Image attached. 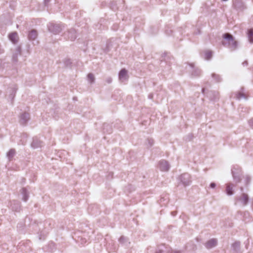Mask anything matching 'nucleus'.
Wrapping results in <instances>:
<instances>
[{
    "mask_svg": "<svg viewBox=\"0 0 253 253\" xmlns=\"http://www.w3.org/2000/svg\"><path fill=\"white\" fill-rule=\"evenodd\" d=\"M223 40L222 44L223 46L229 48L231 51L236 50L238 47V42L233 36L229 33H225L222 36Z\"/></svg>",
    "mask_w": 253,
    "mask_h": 253,
    "instance_id": "nucleus-1",
    "label": "nucleus"
},
{
    "mask_svg": "<svg viewBox=\"0 0 253 253\" xmlns=\"http://www.w3.org/2000/svg\"><path fill=\"white\" fill-rule=\"evenodd\" d=\"M240 190L241 192H242V193L240 196L236 197V202L235 204L236 205L237 202H239L242 206H245L248 204L249 201V196L247 194L243 192V187H240Z\"/></svg>",
    "mask_w": 253,
    "mask_h": 253,
    "instance_id": "nucleus-2",
    "label": "nucleus"
},
{
    "mask_svg": "<svg viewBox=\"0 0 253 253\" xmlns=\"http://www.w3.org/2000/svg\"><path fill=\"white\" fill-rule=\"evenodd\" d=\"M181 253L180 251H174L172 252V249L170 247H166L165 245L159 246L158 249L156 251V253Z\"/></svg>",
    "mask_w": 253,
    "mask_h": 253,
    "instance_id": "nucleus-3",
    "label": "nucleus"
},
{
    "mask_svg": "<svg viewBox=\"0 0 253 253\" xmlns=\"http://www.w3.org/2000/svg\"><path fill=\"white\" fill-rule=\"evenodd\" d=\"M202 91L211 100L214 101L218 98V93L216 91L210 90L206 92V89L205 88H203Z\"/></svg>",
    "mask_w": 253,
    "mask_h": 253,
    "instance_id": "nucleus-4",
    "label": "nucleus"
},
{
    "mask_svg": "<svg viewBox=\"0 0 253 253\" xmlns=\"http://www.w3.org/2000/svg\"><path fill=\"white\" fill-rule=\"evenodd\" d=\"M48 30L54 34H59L62 31V27L59 24L50 23L47 25Z\"/></svg>",
    "mask_w": 253,
    "mask_h": 253,
    "instance_id": "nucleus-5",
    "label": "nucleus"
},
{
    "mask_svg": "<svg viewBox=\"0 0 253 253\" xmlns=\"http://www.w3.org/2000/svg\"><path fill=\"white\" fill-rule=\"evenodd\" d=\"M179 180L184 186L189 185L192 182L191 176L187 173L181 174L179 177Z\"/></svg>",
    "mask_w": 253,
    "mask_h": 253,
    "instance_id": "nucleus-6",
    "label": "nucleus"
},
{
    "mask_svg": "<svg viewBox=\"0 0 253 253\" xmlns=\"http://www.w3.org/2000/svg\"><path fill=\"white\" fill-rule=\"evenodd\" d=\"M232 174L234 181L239 183L241 180V170L236 169L235 167L232 169Z\"/></svg>",
    "mask_w": 253,
    "mask_h": 253,
    "instance_id": "nucleus-7",
    "label": "nucleus"
},
{
    "mask_svg": "<svg viewBox=\"0 0 253 253\" xmlns=\"http://www.w3.org/2000/svg\"><path fill=\"white\" fill-rule=\"evenodd\" d=\"M234 97L237 100H241V99H247V96L245 91L244 88H241V90L234 93Z\"/></svg>",
    "mask_w": 253,
    "mask_h": 253,
    "instance_id": "nucleus-8",
    "label": "nucleus"
},
{
    "mask_svg": "<svg viewBox=\"0 0 253 253\" xmlns=\"http://www.w3.org/2000/svg\"><path fill=\"white\" fill-rule=\"evenodd\" d=\"M169 168L170 166L167 161L163 160L160 161L159 168L161 171H167L169 170Z\"/></svg>",
    "mask_w": 253,
    "mask_h": 253,
    "instance_id": "nucleus-9",
    "label": "nucleus"
},
{
    "mask_svg": "<svg viewBox=\"0 0 253 253\" xmlns=\"http://www.w3.org/2000/svg\"><path fill=\"white\" fill-rule=\"evenodd\" d=\"M119 80L122 82H125L128 80V76L127 75V71L125 69H122L119 74Z\"/></svg>",
    "mask_w": 253,
    "mask_h": 253,
    "instance_id": "nucleus-10",
    "label": "nucleus"
},
{
    "mask_svg": "<svg viewBox=\"0 0 253 253\" xmlns=\"http://www.w3.org/2000/svg\"><path fill=\"white\" fill-rule=\"evenodd\" d=\"M189 67L191 68V74L193 77H199L201 75V71L198 68L194 67L193 64H189Z\"/></svg>",
    "mask_w": 253,
    "mask_h": 253,
    "instance_id": "nucleus-11",
    "label": "nucleus"
},
{
    "mask_svg": "<svg viewBox=\"0 0 253 253\" xmlns=\"http://www.w3.org/2000/svg\"><path fill=\"white\" fill-rule=\"evenodd\" d=\"M217 240L216 239H211L208 241H207L205 246L207 249H211L217 245Z\"/></svg>",
    "mask_w": 253,
    "mask_h": 253,
    "instance_id": "nucleus-12",
    "label": "nucleus"
},
{
    "mask_svg": "<svg viewBox=\"0 0 253 253\" xmlns=\"http://www.w3.org/2000/svg\"><path fill=\"white\" fill-rule=\"evenodd\" d=\"M30 119L29 114L27 113H23L20 116V122L21 124L25 125Z\"/></svg>",
    "mask_w": 253,
    "mask_h": 253,
    "instance_id": "nucleus-13",
    "label": "nucleus"
},
{
    "mask_svg": "<svg viewBox=\"0 0 253 253\" xmlns=\"http://www.w3.org/2000/svg\"><path fill=\"white\" fill-rule=\"evenodd\" d=\"M226 193L229 195L231 196L234 194L233 188L234 187V185L232 183H229L226 184Z\"/></svg>",
    "mask_w": 253,
    "mask_h": 253,
    "instance_id": "nucleus-14",
    "label": "nucleus"
},
{
    "mask_svg": "<svg viewBox=\"0 0 253 253\" xmlns=\"http://www.w3.org/2000/svg\"><path fill=\"white\" fill-rule=\"evenodd\" d=\"M21 53V48L20 46H17L15 48V52L13 54L12 60L14 62L18 61V56L20 55Z\"/></svg>",
    "mask_w": 253,
    "mask_h": 253,
    "instance_id": "nucleus-15",
    "label": "nucleus"
},
{
    "mask_svg": "<svg viewBox=\"0 0 253 253\" xmlns=\"http://www.w3.org/2000/svg\"><path fill=\"white\" fill-rule=\"evenodd\" d=\"M66 34L71 41H74L77 38L76 32L74 29H70Z\"/></svg>",
    "mask_w": 253,
    "mask_h": 253,
    "instance_id": "nucleus-16",
    "label": "nucleus"
},
{
    "mask_svg": "<svg viewBox=\"0 0 253 253\" xmlns=\"http://www.w3.org/2000/svg\"><path fill=\"white\" fill-rule=\"evenodd\" d=\"M9 39L14 44H16L18 40V36L17 33L14 32L8 36Z\"/></svg>",
    "mask_w": 253,
    "mask_h": 253,
    "instance_id": "nucleus-17",
    "label": "nucleus"
},
{
    "mask_svg": "<svg viewBox=\"0 0 253 253\" xmlns=\"http://www.w3.org/2000/svg\"><path fill=\"white\" fill-rule=\"evenodd\" d=\"M41 143L42 142L37 137H34L31 146L34 148H37L42 146Z\"/></svg>",
    "mask_w": 253,
    "mask_h": 253,
    "instance_id": "nucleus-18",
    "label": "nucleus"
},
{
    "mask_svg": "<svg viewBox=\"0 0 253 253\" xmlns=\"http://www.w3.org/2000/svg\"><path fill=\"white\" fill-rule=\"evenodd\" d=\"M38 36L37 32L35 30H32L29 32L28 34V39L30 41L35 40Z\"/></svg>",
    "mask_w": 253,
    "mask_h": 253,
    "instance_id": "nucleus-19",
    "label": "nucleus"
},
{
    "mask_svg": "<svg viewBox=\"0 0 253 253\" xmlns=\"http://www.w3.org/2000/svg\"><path fill=\"white\" fill-rule=\"evenodd\" d=\"M11 206L13 210L16 211H19L21 206L19 202L13 201Z\"/></svg>",
    "mask_w": 253,
    "mask_h": 253,
    "instance_id": "nucleus-20",
    "label": "nucleus"
},
{
    "mask_svg": "<svg viewBox=\"0 0 253 253\" xmlns=\"http://www.w3.org/2000/svg\"><path fill=\"white\" fill-rule=\"evenodd\" d=\"M233 5L237 9H242L244 8L243 3L238 0H234L233 1Z\"/></svg>",
    "mask_w": 253,
    "mask_h": 253,
    "instance_id": "nucleus-21",
    "label": "nucleus"
},
{
    "mask_svg": "<svg viewBox=\"0 0 253 253\" xmlns=\"http://www.w3.org/2000/svg\"><path fill=\"white\" fill-rule=\"evenodd\" d=\"M21 194L23 195V200L24 202H26L29 198V194L25 188H23L22 189Z\"/></svg>",
    "mask_w": 253,
    "mask_h": 253,
    "instance_id": "nucleus-22",
    "label": "nucleus"
},
{
    "mask_svg": "<svg viewBox=\"0 0 253 253\" xmlns=\"http://www.w3.org/2000/svg\"><path fill=\"white\" fill-rule=\"evenodd\" d=\"M248 37L249 42L251 43H253V29H251L248 31Z\"/></svg>",
    "mask_w": 253,
    "mask_h": 253,
    "instance_id": "nucleus-23",
    "label": "nucleus"
},
{
    "mask_svg": "<svg viewBox=\"0 0 253 253\" xmlns=\"http://www.w3.org/2000/svg\"><path fill=\"white\" fill-rule=\"evenodd\" d=\"M212 56V52L211 51L207 50L205 52L204 58L206 60H210Z\"/></svg>",
    "mask_w": 253,
    "mask_h": 253,
    "instance_id": "nucleus-24",
    "label": "nucleus"
},
{
    "mask_svg": "<svg viewBox=\"0 0 253 253\" xmlns=\"http://www.w3.org/2000/svg\"><path fill=\"white\" fill-rule=\"evenodd\" d=\"M240 243L239 242H235L232 245V248L235 252H238L239 250Z\"/></svg>",
    "mask_w": 253,
    "mask_h": 253,
    "instance_id": "nucleus-25",
    "label": "nucleus"
},
{
    "mask_svg": "<svg viewBox=\"0 0 253 253\" xmlns=\"http://www.w3.org/2000/svg\"><path fill=\"white\" fill-rule=\"evenodd\" d=\"M15 154V150L13 149H10L7 153V157L8 159L10 161L13 158Z\"/></svg>",
    "mask_w": 253,
    "mask_h": 253,
    "instance_id": "nucleus-26",
    "label": "nucleus"
},
{
    "mask_svg": "<svg viewBox=\"0 0 253 253\" xmlns=\"http://www.w3.org/2000/svg\"><path fill=\"white\" fill-rule=\"evenodd\" d=\"M211 77L214 80L215 82L216 83H218L221 81V78L220 76V75L218 74L212 73L211 75Z\"/></svg>",
    "mask_w": 253,
    "mask_h": 253,
    "instance_id": "nucleus-27",
    "label": "nucleus"
},
{
    "mask_svg": "<svg viewBox=\"0 0 253 253\" xmlns=\"http://www.w3.org/2000/svg\"><path fill=\"white\" fill-rule=\"evenodd\" d=\"M88 80L91 84L93 83L95 81V78L93 74L89 73L87 75Z\"/></svg>",
    "mask_w": 253,
    "mask_h": 253,
    "instance_id": "nucleus-28",
    "label": "nucleus"
},
{
    "mask_svg": "<svg viewBox=\"0 0 253 253\" xmlns=\"http://www.w3.org/2000/svg\"><path fill=\"white\" fill-rule=\"evenodd\" d=\"M119 241L120 243L125 245L126 243L127 242V239L126 237L124 236H121L120 238Z\"/></svg>",
    "mask_w": 253,
    "mask_h": 253,
    "instance_id": "nucleus-29",
    "label": "nucleus"
},
{
    "mask_svg": "<svg viewBox=\"0 0 253 253\" xmlns=\"http://www.w3.org/2000/svg\"><path fill=\"white\" fill-rule=\"evenodd\" d=\"M251 177L249 175H246L245 177V185L247 186L248 184L250 183L251 181Z\"/></svg>",
    "mask_w": 253,
    "mask_h": 253,
    "instance_id": "nucleus-30",
    "label": "nucleus"
},
{
    "mask_svg": "<svg viewBox=\"0 0 253 253\" xmlns=\"http://www.w3.org/2000/svg\"><path fill=\"white\" fill-rule=\"evenodd\" d=\"M17 88L16 87H14L12 88V93L10 94V97L13 99L15 96V92L16 91Z\"/></svg>",
    "mask_w": 253,
    "mask_h": 253,
    "instance_id": "nucleus-31",
    "label": "nucleus"
},
{
    "mask_svg": "<svg viewBox=\"0 0 253 253\" xmlns=\"http://www.w3.org/2000/svg\"><path fill=\"white\" fill-rule=\"evenodd\" d=\"M249 215H250V213L249 211H244V215H243L244 220H246L247 217L249 216Z\"/></svg>",
    "mask_w": 253,
    "mask_h": 253,
    "instance_id": "nucleus-32",
    "label": "nucleus"
},
{
    "mask_svg": "<svg viewBox=\"0 0 253 253\" xmlns=\"http://www.w3.org/2000/svg\"><path fill=\"white\" fill-rule=\"evenodd\" d=\"M147 142L149 144V147L152 146L153 145V144H154V140L151 138H148L147 139Z\"/></svg>",
    "mask_w": 253,
    "mask_h": 253,
    "instance_id": "nucleus-33",
    "label": "nucleus"
},
{
    "mask_svg": "<svg viewBox=\"0 0 253 253\" xmlns=\"http://www.w3.org/2000/svg\"><path fill=\"white\" fill-rule=\"evenodd\" d=\"M249 124L250 126L253 128V118L249 121Z\"/></svg>",
    "mask_w": 253,
    "mask_h": 253,
    "instance_id": "nucleus-34",
    "label": "nucleus"
},
{
    "mask_svg": "<svg viewBox=\"0 0 253 253\" xmlns=\"http://www.w3.org/2000/svg\"><path fill=\"white\" fill-rule=\"evenodd\" d=\"M112 81V79L111 77H108L106 79V82L108 84L111 83Z\"/></svg>",
    "mask_w": 253,
    "mask_h": 253,
    "instance_id": "nucleus-35",
    "label": "nucleus"
},
{
    "mask_svg": "<svg viewBox=\"0 0 253 253\" xmlns=\"http://www.w3.org/2000/svg\"><path fill=\"white\" fill-rule=\"evenodd\" d=\"M215 186H216V184H215V183H214V182H212V183H211V184H210V187H211V188H215Z\"/></svg>",
    "mask_w": 253,
    "mask_h": 253,
    "instance_id": "nucleus-36",
    "label": "nucleus"
},
{
    "mask_svg": "<svg viewBox=\"0 0 253 253\" xmlns=\"http://www.w3.org/2000/svg\"><path fill=\"white\" fill-rule=\"evenodd\" d=\"M50 0H44V4L45 6H47L48 3L49 2Z\"/></svg>",
    "mask_w": 253,
    "mask_h": 253,
    "instance_id": "nucleus-37",
    "label": "nucleus"
},
{
    "mask_svg": "<svg viewBox=\"0 0 253 253\" xmlns=\"http://www.w3.org/2000/svg\"><path fill=\"white\" fill-rule=\"evenodd\" d=\"M247 65H248V62L247 61H245L243 63V66H247Z\"/></svg>",
    "mask_w": 253,
    "mask_h": 253,
    "instance_id": "nucleus-38",
    "label": "nucleus"
},
{
    "mask_svg": "<svg viewBox=\"0 0 253 253\" xmlns=\"http://www.w3.org/2000/svg\"><path fill=\"white\" fill-rule=\"evenodd\" d=\"M22 141V142L21 143V144L22 145H25V141L24 140H21Z\"/></svg>",
    "mask_w": 253,
    "mask_h": 253,
    "instance_id": "nucleus-39",
    "label": "nucleus"
},
{
    "mask_svg": "<svg viewBox=\"0 0 253 253\" xmlns=\"http://www.w3.org/2000/svg\"><path fill=\"white\" fill-rule=\"evenodd\" d=\"M105 126H109V125L104 124L103 126V129L105 130Z\"/></svg>",
    "mask_w": 253,
    "mask_h": 253,
    "instance_id": "nucleus-40",
    "label": "nucleus"
},
{
    "mask_svg": "<svg viewBox=\"0 0 253 253\" xmlns=\"http://www.w3.org/2000/svg\"><path fill=\"white\" fill-rule=\"evenodd\" d=\"M152 97H153V95H152V94H150V95H149V98L150 99H152Z\"/></svg>",
    "mask_w": 253,
    "mask_h": 253,
    "instance_id": "nucleus-41",
    "label": "nucleus"
},
{
    "mask_svg": "<svg viewBox=\"0 0 253 253\" xmlns=\"http://www.w3.org/2000/svg\"><path fill=\"white\" fill-rule=\"evenodd\" d=\"M252 210H253V201H252Z\"/></svg>",
    "mask_w": 253,
    "mask_h": 253,
    "instance_id": "nucleus-42",
    "label": "nucleus"
},
{
    "mask_svg": "<svg viewBox=\"0 0 253 253\" xmlns=\"http://www.w3.org/2000/svg\"><path fill=\"white\" fill-rule=\"evenodd\" d=\"M171 214H172V215H173V216H174V215H175V212H174V211H173V212H171Z\"/></svg>",
    "mask_w": 253,
    "mask_h": 253,
    "instance_id": "nucleus-43",
    "label": "nucleus"
},
{
    "mask_svg": "<svg viewBox=\"0 0 253 253\" xmlns=\"http://www.w3.org/2000/svg\"><path fill=\"white\" fill-rule=\"evenodd\" d=\"M39 239H40V240H42V237L41 235H40V236H39Z\"/></svg>",
    "mask_w": 253,
    "mask_h": 253,
    "instance_id": "nucleus-44",
    "label": "nucleus"
},
{
    "mask_svg": "<svg viewBox=\"0 0 253 253\" xmlns=\"http://www.w3.org/2000/svg\"><path fill=\"white\" fill-rule=\"evenodd\" d=\"M68 61L69 62V63H71L70 60H68Z\"/></svg>",
    "mask_w": 253,
    "mask_h": 253,
    "instance_id": "nucleus-45",
    "label": "nucleus"
},
{
    "mask_svg": "<svg viewBox=\"0 0 253 253\" xmlns=\"http://www.w3.org/2000/svg\"><path fill=\"white\" fill-rule=\"evenodd\" d=\"M238 213H241V211H238Z\"/></svg>",
    "mask_w": 253,
    "mask_h": 253,
    "instance_id": "nucleus-46",
    "label": "nucleus"
}]
</instances>
